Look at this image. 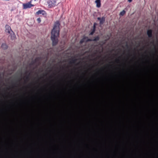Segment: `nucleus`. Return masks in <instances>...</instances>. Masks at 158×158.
<instances>
[{
    "mask_svg": "<svg viewBox=\"0 0 158 158\" xmlns=\"http://www.w3.org/2000/svg\"><path fill=\"white\" fill-rule=\"evenodd\" d=\"M47 2L50 7H54L57 4L56 0H48Z\"/></svg>",
    "mask_w": 158,
    "mask_h": 158,
    "instance_id": "nucleus-2",
    "label": "nucleus"
},
{
    "mask_svg": "<svg viewBox=\"0 0 158 158\" xmlns=\"http://www.w3.org/2000/svg\"><path fill=\"white\" fill-rule=\"evenodd\" d=\"M37 20L39 23H40L41 22V19L40 18H39L37 19Z\"/></svg>",
    "mask_w": 158,
    "mask_h": 158,
    "instance_id": "nucleus-12",
    "label": "nucleus"
},
{
    "mask_svg": "<svg viewBox=\"0 0 158 158\" xmlns=\"http://www.w3.org/2000/svg\"><path fill=\"white\" fill-rule=\"evenodd\" d=\"M5 31L7 33L9 34L10 33H12L13 31L10 27L8 25H6L5 26Z\"/></svg>",
    "mask_w": 158,
    "mask_h": 158,
    "instance_id": "nucleus-4",
    "label": "nucleus"
},
{
    "mask_svg": "<svg viewBox=\"0 0 158 158\" xmlns=\"http://www.w3.org/2000/svg\"><path fill=\"white\" fill-rule=\"evenodd\" d=\"M86 40L85 39H84V41H86Z\"/></svg>",
    "mask_w": 158,
    "mask_h": 158,
    "instance_id": "nucleus-16",
    "label": "nucleus"
},
{
    "mask_svg": "<svg viewBox=\"0 0 158 158\" xmlns=\"http://www.w3.org/2000/svg\"><path fill=\"white\" fill-rule=\"evenodd\" d=\"M35 14L37 15H44L46 14V13L45 11L43 10H40L37 11L36 13Z\"/></svg>",
    "mask_w": 158,
    "mask_h": 158,
    "instance_id": "nucleus-5",
    "label": "nucleus"
},
{
    "mask_svg": "<svg viewBox=\"0 0 158 158\" xmlns=\"http://www.w3.org/2000/svg\"><path fill=\"white\" fill-rule=\"evenodd\" d=\"M132 0H128V1L129 2H132Z\"/></svg>",
    "mask_w": 158,
    "mask_h": 158,
    "instance_id": "nucleus-13",
    "label": "nucleus"
},
{
    "mask_svg": "<svg viewBox=\"0 0 158 158\" xmlns=\"http://www.w3.org/2000/svg\"><path fill=\"white\" fill-rule=\"evenodd\" d=\"M98 37H97L96 39H95L94 40H98Z\"/></svg>",
    "mask_w": 158,
    "mask_h": 158,
    "instance_id": "nucleus-14",
    "label": "nucleus"
},
{
    "mask_svg": "<svg viewBox=\"0 0 158 158\" xmlns=\"http://www.w3.org/2000/svg\"><path fill=\"white\" fill-rule=\"evenodd\" d=\"M95 2L96 5V6L98 7H100L101 6V2L100 0H96Z\"/></svg>",
    "mask_w": 158,
    "mask_h": 158,
    "instance_id": "nucleus-7",
    "label": "nucleus"
},
{
    "mask_svg": "<svg viewBox=\"0 0 158 158\" xmlns=\"http://www.w3.org/2000/svg\"><path fill=\"white\" fill-rule=\"evenodd\" d=\"M94 31L93 32H92L91 33H90V34H91V35H92V34H93V33L94 32Z\"/></svg>",
    "mask_w": 158,
    "mask_h": 158,
    "instance_id": "nucleus-15",
    "label": "nucleus"
},
{
    "mask_svg": "<svg viewBox=\"0 0 158 158\" xmlns=\"http://www.w3.org/2000/svg\"><path fill=\"white\" fill-rule=\"evenodd\" d=\"M60 23L58 22L55 23L51 32V40L53 44L55 45L58 42L57 37L59 32Z\"/></svg>",
    "mask_w": 158,
    "mask_h": 158,
    "instance_id": "nucleus-1",
    "label": "nucleus"
},
{
    "mask_svg": "<svg viewBox=\"0 0 158 158\" xmlns=\"http://www.w3.org/2000/svg\"><path fill=\"white\" fill-rule=\"evenodd\" d=\"M23 9H24L30 8L34 6L33 5L31 4V2L26 3L23 4Z\"/></svg>",
    "mask_w": 158,
    "mask_h": 158,
    "instance_id": "nucleus-3",
    "label": "nucleus"
},
{
    "mask_svg": "<svg viewBox=\"0 0 158 158\" xmlns=\"http://www.w3.org/2000/svg\"><path fill=\"white\" fill-rule=\"evenodd\" d=\"M147 34L148 36H151L152 35V31L151 30H148L147 31Z\"/></svg>",
    "mask_w": 158,
    "mask_h": 158,
    "instance_id": "nucleus-10",
    "label": "nucleus"
},
{
    "mask_svg": "<svg viewBox=\"0 0 158 158\" xmlns=\"http://www.w3.org/2000/svg\"><path fill=\"white\" fill-rule=\"evenodd\" d=\"M10 36L11 39L12 40H14L16 38V36L13 31L12 32V33H11L9 34Z\"/></svg>",
    "mask_w": 158,
    "mask_h": 158,
    "instance_id": "nucleus-6",
    "label": "nucleus"
},
{
    "mask_svg": "<svg viewBox=\"0 0 158 158\" xmlns=\"http://www.w3.org/2000/svg\"><path fill=\"white\" fill-rule=\"evenodd\" d=\"M125 13L126 11L124 10H123L120 12L119 15L120 16H123Z\"/></svg>",
    "mask_w": 158,
    "mask_h": 158,
    "instance_id": "nucleus-11",
    "label": "nucleus"
},
{
    "mask_svg": "<svg viewBox=\"0 0 158 158\" xmlns=\"http://www.w3.org/2000/svg\"><path fill=\"white\" fill-rule=\"evenodd\" d=\"M98 19L100 20V23L101 24L102 23L105 21V19L104 18H102L101 19L100 18H98Z\"/></svg>",
    "mask_w": 158,
    "mask_h": 158,
    "instance_id": "nucleus-9",
    "label": "nucleus"
},
{
    "mask_svg": "<svg viewBox=\"0 0 158 158\" xmlns=\"http://www.w3.org/2000/svg\"><path fill=\"white\" fill-rule=\"evenodd\" d=\"M2 48L3 49H6L8 48L7 45L6 43H3L1 46Z\"/></svg>",
    "mask_w": 158,
    "mask_h": 158,
    "instance_id": "nucleus-8",
    "label": "nucleus"
}]
</instances>
